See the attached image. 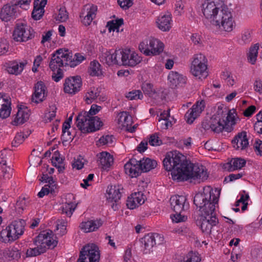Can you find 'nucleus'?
I'll use <instances>...</instances> for the list:
<instances>
[{"label":"nucleus","mask_w":262,"mask_h":262,"mask_svg":"<svg viewBox=\"0 0 262 262\" xmlns=\"http://www.w3.org/2000/svg\"><path fill=\"white\" fill-rule=\"evenodd\" d=\"M100 252L95 244H88L84 246L80 251L77 262H99Z\"/></svg>","instance_id":"obj_10"},{"label":"nucleus","mask_w":262,"mask_h":262,"mask_svg":"<svg viewBox=\"0 0 262 262\" xmlns=\"http://www.w3.org/2000/svg\"><path fill=\"white\" fill-rule=\"evenodd\" d=\"M63 161V159L60 157L59 152L57 150L55 151L52 159V162L53 165L54 166H57V164H62Z\"/></svg>","instance_id":"obj_57"},{"label":"nucleus","mask_w":262,"mask_h":262,"mask_svg":"<svg viewBox=\"0 0 262 262\" xmlns=\"http://www.w3.org/2000/svg\"><path fill=\"white\" fill-rule=\"evenodd\" d=\"M35 32L30 26L25 23H17L13 30L12 37L17 42H26L35 37Z\"/></svg>","instance_id":"obj_7"},{"label":"nucleus","mask_w":262,"mask_h":262,"mask_svg":"<svg viewBox=\"0 0 262 262\" xmlns=\"http://www.w3.org/2000/svg\"><path fill=\"white\" fill-rule=\"evenodd\" d=\"M163 164L166 170L171 171L174 180L184 181L193 179L203 181L208 177L204 166L188 162L183 155L176 150L168 152L163 160Z\"/></svg>","instance_id":"obj_1"},{"label":"nucleus","mask_w":262,"mask_h":262,"mask_svg":"<svg viewBox=\"0 0 262 262\" xmlns=\"http://www.w3.org/2000/svg\"><path fill=\"white\" fill-rule=\"evenodd\" d=\"M7 228L9 230V232L10 233V236L12 241L16 240L19 237L15 229V227H14L13 222L11 224L8 226Z\"/></svg>","instance_id":"obj_59"},{"label":"nucleus","mask_w":262,"mask_h":262,"mask_svg":"<svg viewBox=\"0 0 262 262\" xmlns=\"http://www.w3.org/2000/svg\"><path fill=\"white\" fill-rule=\"evenodd\" d=\"M100 63L95 60L91 61L90 63L89 73L92 76H99L101 74V69Z\"/></svg>","instance_id":"obj_39"},{"label":"nucleus","mask_w":262,"mask_h":262,"mask_svg":"<svg viewBox=\"0 0 262 262\" xmlns=\"http://www.w3.org/2000/svg\"><path fill=\"white\" fill-rule=\"evenodd\" d=\"M201 229L203 233L209 234L219 223L215 210L209 212L206 214H201Z\"/></svg>","instance_id":"obj_14"},{"label":"nucleus","mask_w":262,"mask_h":262,"mask_svg":"<svg viewBox=\"0 0 262 262\" xmlns=\"http://www.w3.org/2000/svg\"><path fill=\"white\" fill-rule=\"evenodd\" d=\"M168 79L172 88L182 86L185 83L186 78L177 72L171 71L168 76Z\"/></svg>","instance_id":"obj_28"},{"label":"nucleus","mask_w":262,"mask_h":262,"mask_svg":"<svg viewBox=\"0 0 262 262\" xmlns=\"http://www.w3.org/2000/svg\"><path fill=\"white\" fill-rule=\"evenodd\" d=\"M76 207V205L73 203H65L61 208L62 213L67 216L71 217Z\"/></svg>","instance_id":"obj_42"},{"label":"nucleus","mask_w":262,"mask_h":262,"mask_svg":"<svg viewBox=\"0 0 262 262\" xmlns=\"http://www.w3.org/2000/svg\"><path fill=\"white\" fill-rule=\"evenodd\" d=\"M114 52L112 50H107L102 49L101 55L100 56V61L108 66L116 64L118 63L115 58Z\"/></svg>","instance_id":"obj_30"},{"label":"nucleus","mask_w":262,"mask_h":262,"mask_svg":"<svg viewBox=\"0 0 262 262\" xmlns=\"http://www.w3.org/2000/svg\"><path fill=\"white\" fill-rule=\"evenodd\" d=\"M124 66L134 67L139 63L142 59L137 53L129 49H125L124 53Z\"/></svg>","instance_id":"obj_23"},{"label":"nucleus","mask_w":262,"mask_h":262,"mask_svg":"<svg viewBox=\"0 0 262 262\" xmlns=\"http://www.w3.org/2000/svg\"><path fill=\"white\" fill-rule=\"evenodd\" d=\"M71 59V57L68 53V50L58 49L52 54L49 67L52 71H56V69H60V67L64 66H69V61Z\"/></svg>","instance_id":"obj_9"},{"label":"nucleus","mask_w":262,"mask_h":262,"mask_svg":"<svg viewBox=\"0 0 262 262\" xmlns=\"http://www.w3.org/2000/svg\"><path fill=\"white\" fill-rule=\"evenodd\" d=\"M232 143L234 148L236 150H243L246 148L249 144L246 132H242L238 133L232 140Z\"/></svg>","instance_id":"obj_24"},{"label":"nucleus","mask_w":262,"mask_h":262,"mask_svg":"<svg viewBox=\"0 0 262 262\" xmlns=\"http://www.w3.org/2000/svg\"><path fill=\"white\" fill-rule=\"evenodd\" d=\"M141 88L144 94L149 97H152L156 93L154 85L150 82H144L142 84Z\"/></svg>","instance_id":"obj_40"},{"label":"nucleus","mask_w":262,"mask_h":262,"mask_svg":"<svg viewBox=\"0 0 262 262\" xmlns=\"http://www.w3.org/2000/svg\"><path fill=\"white\" fill-rule=\"evenodd\" d=\"M219 195V191L207 186L195 195L193 203L199 208L201 214H206L209 212L215 210V205L218 203Z\"/></svg>","instance_id":"obj_3"},{"label":"nucleus","mask_w":262,"mask_h":262,"mask_svg":"<svg viewBox=\"0 0 262 262\" xmlns=\"http://www.w3.org/2000/svg\"><path fill=\"white\" fill-rule=\"evenodd\" d=\"M69 18L68 13L65 8H61L59 10L57 19L61 22L66 21Z\"/></svg>","instance_id":"obj_54"},{"label":"nucleus","mask_w":262,"mask_h":262,"mask_svg":"<svg viewBox=\"0 0 262 262\" xmlns=\"http://www.w3.org/2000/svg\"><path fill=\"white\" fill-rule=\"evenodd\" d=\"M246 163V161L241 158H232L230 162L226 164L225 168L229 171H233L236 170L241 169Z\"/></svg>","instance_id":"obj_31"},{"label":"nucleus","mask_w":262,"mask_h":262,"mask_svg":"<svg viewBox=\"0 0 262 262\" xmlns=\"http://www.w3.org/2000/svg\"><path fill=\"white\" fill-rule=\"evenodd\" d=\"M57 72L55 71H53L52 78L53 80L56 82H58L63 77V72L61 69H56Z\"/></svg>","instance_id":"obj_60"},{"label":"nucleus","mask_w":262,"mask_h":262,"mask_svg":"<svg viewBox=\"0 0 262 262\" xmlns=\"http://www.w3.org/2000/svg\"><path fill=\"white\" fill-rule=\"evenodd\" d=\"M67 222L65 221H63V225H61L59 224H57L56 225V230L59 231L57 232L56 234L59 235L60 236H62L64 235L66 231V227H67Z\"/></svg>","instance_id":"obj_58"},{"label":"nucleus","mask_w":262,"mask_h":262,"mask_svg":"<svg viewBox=\"0 0 262 262\" xmlns=\"http://www.w3.org/2000/svg\"><path fill=\"white\" fill-rule=\"evenodd\" d=\"M202 12L205 18L211 24L222 30H232L233 21L229 9L223 6L220 0H206L202 6Z\"/></svg>","instance_id":"obj_2"},{"label":"nucleus","mask_w":262,"mask_h":262,"mask_svg":"<svg viewBox=\"0 0 262 262\" xmlns=\"http://www.w3.org/2000/svg\"><path fill=\"white\" fill-rule=\"evenodd\" d=\"M124 167L125 173L132 178H136L142 173L138 165V160L135 158L130 159Z\"/></svg>","instance_id":"obj_21"},{"label":"nucleus","mask_w":262,"mask_h":262,"mask_svg":"<svg viewBox=\"0 0 262 262\" xmlns=\"http://www.w3.org/2000/svg\"><path fill=\"white\" fill-rule=\"evenodd\" d=\"M123 24V19L122 18H120L115 20L108 21L106 27L108 28V30L110 32L115 30H116L117 32H119V27Z\"/></svg>","instance_id":"obj_41"},{"label":"nucleus","mask_w":262,"mask_h":262,"mask_svg":"<svg viewBox=\"0 0 262 262\" xmlns=\"http://www.w3.org/2000/svg\"><path fill=\"white\" fill-rule=\"evenodd\" d=\"M27 138V135L24 136L23 133H20L16 135L13 141L12 142L13 146L17 147L21 144L25 138Z\"/></svg>","instance_id":"obj_50"},{"label":"nucleus","mask_w":262,"mask_h":262,"mask_svg":"<svg viewBox=\"0 0 262 262\" xmlns=\"http://www.w3.org/2000/svg\"><path fill=\"white\" fill-rule=\"evenodd\" d=\"M133 0H118V4L123 9L126 10L133 5Z\"/></svg>","instance_id":"obj_61"},{"label":"nucleus","mask_w":262,"mask_h":262,"mask_svg":"<svg viewBox=\"0 0 262 262\" xmlns=\"http://www.w3.org/2000/svg\"><path fill=\"white\" fill-rule=\"evenodd\" d=\"M34 243L35 245L40 246L41 247H45L46 252L47 247L51 249L55 247L57 245L58 241L52 230H47L41 232L36 237L34 240Z\"/></svg>","instance_id":"obj_11"},{"label":"nucleus","mask_w":262,"mask_h":262,"mask_svg":"<svg viewBox=\"0 0 262 262\" xmlns=\"http://www.w3.org/2000/svg\"><path fill=\"white\" fill-rule=\"evenodd\" d=\"M54 191V188L51 187L50 185H46L42 188L41 190L38 192L37 195L39 198H42L45 195L48 194L50 192L52 193Z\"/></svg>","instance_id":"obj_55"},{"label":"nucleus","mask_w":262,"mask_h":262,"mask_svg":"<svg viewBox=\"0 0 262 262\" xmlns=\"http://www.w3.org/2000/svg\"><path fill=\"white\" fill-rule=\"evenodd\" d=\"M29 118V114L23 110H18L14 118V122L16 125L21 124L27 121Z\"/></svg>","instance_id":"obj_35"},{"label":"nucleus","mask_w":262,"mask_h":262,"mask_svg":"<svg viewBox=\"0 0 262 262\" xmlns=\"http://www.w3.org/2000/svg\"><path fill=\"white\" fill-rule=\"evenodd\" d=\"M121 191H123L121 185H111L107 187L106 194L107 202L114 211L119 209V201L122 193Z\"/></svg>","instance_id":"obj_12"},{"label":"nucleus","mask_w":262,"mask_h":262,"mask_svg":"<svg viewBox=\"0 0 262 262\" xmlns=\"http://www.w3.org/2000/svg\"><path fill=\"white\" fill-rule=\"evenodd\" d=\"M102 225L101 220H91L83 222L80 225V228L85 232H91L98 229Z\"/></svg>","instance_id":"obj_29"},{"label":"nucleus","mask_w":262,"mask_h":262,"mask_svg":"<svg viewBox=\"0 0 262 262\" xmlns=\"http://www.w3.org/2000/svg\"><path fill=\"white\" fill-rule=\"evenodd\" d=\"M97 162L103 170H107L113 164L114 159L110 153L103 151L97 155Z\"/></svg>","instance_id":"obj_25"},{"label":"nucleus","mask_w":262,"mask_h":262,"mask_svg":"<svg viewBox=\"0 0 262 262\" xmlns=\"http://www.w3.org/2000/svg\"><path fill=\"white\" fill-rule=\"evenodd\" d=\"M259 47V44L256 43L252 46L249 49V52L247 54V58L249 62L252 64H254L256 61Z\"/></svg>","instance_id":"obj_34"},{"label":"nucleus","mask_w":262,"mask_h":262,"mask_svg":"<svg viewBox=\"0 0 262 262\" xmlns=\"http://www.w3.org/2000/svg\"><path fill=\"white\" fill-rule=\"evenodd\" d=\"M171 209L175 214L171 215L173 222H184L187 220V216L182 213L189 208V203L184 195H175L172 196L169 200Z\"/></svg>","instance_id":"obj_4"},{"label":"nucleus","mask_w":262,"mask_h":262,"mask_svg":"<svg viewBox=\"0 0 262 262\" xmlns=\"http://www.w3.org/2000/svg\"><path fill=\"white\" fill-rule=\"evenodd\" d=\"M36 246V247L28 249L26 252L27 256H36L45 252V247H41L38 245Z\"/></svg>","instance_id":"obj_43"},{"label":"nucleus","mask_w":262,"mask_h":262,"mask_svg":"<svg viewBox=\"0 0 262 262\" xmlns=\"http://www.w3.org/2000/svg\"><path fill=\"white\" fill-rule=\"evenodd\" d=\"M227 113L222 109L217 112L211 117L206 118L202 123V126L205 130L211 129L214 133L222 132L226 125L225 118Z\"/></svg>","instance_id":"obj_5"},{"label":"nucleus","mask_w":262,"mask_h":262,"mask_svg":"<svg viewBox=\"0 0 262 262\" xmlns=\"http://www.w3.org/2000/svg\"><path fill=\"white\" fill-rule=\"evenodd\" d=\"M44 13V9L43 7L37 5L34 6V9L32 12V17L35 20L40 19Z\"/></svg>","instance_id":"obj_46"},{"label":"nucleus","mask_w":262,"mask_h":262,"mask_svg":"<svg viewBox=\"0 0 262 262\" xmlns=\"http://www.w3.org/2000/svg\"><path fill=\"white\" fill-rule=\"evenodd\" d=\"M7 255L9 257L17 260L20 257L21 253L17 247H13L9 249Z\"/></svg>","instance_id":"obj_49"},{"label":"nucleus","mask_w":262,"mask_h":262,"mask_svg":"<svg viewBox=\"0 0 262 262\" xmlns=\"http://www.w3.org/2000/svg\"><path fill=\"white\" fill-rule=\"evenodd\" d=\"M205 106V102L204 100L198 101L194 104L192 108L189 109L185 114V117L187 120V122L189 124L192 123L204 110Z\"/></svg>","instance_id":"obj_19"},{"label":"nucleus","mask_w":262,"mask_h":262,"mask_svg":"<svg viewBox=\"0 0 262 262\" xmlns=\"http://www.w3.org/2000/svg\"><path fill=\"white\" fill-rule=\"evenodd\" d=\"M157 161L149 158L138 160V165L141 168V172H147L155 168L157 166Z\"/></svg>","instance_id":"obj_32"},{"label":"nucleus","mask_w":262,"mask_h":262,"mask_svg":"<svg viewBox=\"0 0 262 262\" xmlns=\"http://www.w3.org/2000/svg\"><path fill=\"white\" fill-rule=\"evenodd\" d=\"M27 63V61L25 60L23 61H11L8 63L7 70L10 74L18 75L21 73Z\"/></svg>","instance_id":"obj_27"},{"label":"nucleus","mask_w":262,"mask_h":262,"mask_svg":"<svg viewBox=\"0 0 262 262\" xmlns=\"http://www.w3.org/2000/svg\"><path fill=\"white\" fill-rule=\"evenodd\" d=\"M81 86L82 81L80 76L67 78L64 83V91L66 93L74 95L80 90Z\"/></svg>","instance_id":"obj_16"},{"label":"nucleus","mask_w":262,"mask_h":262,"mask_svg":"<svg viewBox=\"0 0 262 262\" xmlns=\"http://www.w3.org/2000/svg\"><path fill=\"white\" fill-rule=\"evenodd\" d=\"M70 56L71 57V59L69 61V66L71 67H74L76 66L84 59V56L78 53L75 54L74 58L73 59V60L72 55H70Z\"/></svg>","instance_id":"obj_48"},{"label":"nucleus","mask_w":262,"mask_h":262,"mask_svg":"<svg viewBox=\"0 0 262 262\" xmlns=\"http://www.w3.org/2000/svg\"><path fill=\"white\" fill-rule=\"evenodd\" d=\"M252 31L251 30L247 29L244 30L241 35V43L247 44L250 43L252 39Z\"/></svg>","instance_id":"obj_45"},{"label":"nucleus","mask_w":262,"mask_h":262,"mask_svg":"<svg viewBox=\"0 0 262 262\" xmlns=\"http://www.w3.org/2000/svg\"><path fill=\"white\" fill-rule=\"evenodd\" d=\"M149 143L151 146H158L162 143V141L156 135H152L150 137Z\"/></svg>","instance_id":"obj_63"},{"label":"nucleus","mask_w":262,"mask_h":262,"mask_svg":"<svg viewBox=\"0 0 262 262\" xmlns=\"http://www.w3.org/2000/svg\"><path fill=\"white\" fill-rule=\"evenodd\" d=\"M31 0H17L16 3H14L16 5V7L19 6L20 8L27 10L31 3Z\"/></svg>","instance_id":"obj_62"},{"label":"nucleus","mask_w":262,"mask_h":262,"mask_svg":"<svg viewBox=\"0 0 262 262\" xmlns=\"http://www.w3.org/2000/svg\"><path fill=\"white\" fill-rule=\"evenodd\" d=\"M94 120L91 119L88 116L87 112L84 111L79 113L76 117V125L81 133L86 134L96 131L99 125L94 126Z\"/></svg>","instance_id":"obj_13"},{"label":"nucleus","mask_w":262,"mask_h":262,"mask_svg":"<svg viewBox=\"0 0 262 262\" xmlns=\"http://www.w3.org/2000/svg\"><path fill=\"white\" fill-rule=\"evenodd\" d=\"M157 27L162 31H168L171 28L172 17L169 13L160 14L156 19Z\"/></svg>","instance_id":"obj_22"},{"label":"nucleus","mask_w":262,"mask_h":262,"mask_svg":"<svg viewBox=\"0 0 262 262\" xmlns=\"http://www.w3.org/2000/svg\"><path fill=\"white\" fill-rule=\"evenodd\" d=\"M224 112L227 113L225 118L226 119L225 120L226 125L230 124L231 125H234L237 123V121L239 120L238 117H236V114L234 110H229L228 112L224 111Z\"/></svg>","instance_id":"obj_37"},{"label":"nucleus","mask_w":262,"mask_h":262,"mask_svg":"<svg viewBox=\"0 0 262 262\" xmlns=\"http://www.w3.org/2000/svg\"><path fill=\"white\" fill-rule=\"evenodd\" d=\"M144 203L143 193L137 192L132 193L126 201V206L130 209H134Z\"/></svg>","instance_id":"obj_26"},{"label":"nucleus","mask_w":262,"mask_h":262,"mask_svg":"<svg viewBox=\"0 0 262 262\" xmlns=\"http://www.w3.org/2000/svg\"><path fill=\"white\" fill-rule=\"evenodd\" d=\"M164 44L159 40L151 38L145 39L139 45V49L145 55H158L163 52Z\"/></svg>","instance_id":"obj_8"},{"label":"nucleus","mask_w":262,"mask_h":262,"mask_svg":"<svg viewBox=\"0 0 262 262\" xmlns=\"http://www.w3.org/2000/svg\"><path fill=\"white\" fill-rule=\"evenodd\" d=\"M11 111V102L8 99L0 108V118L4 119L8 118L10 115Z\"/></svg>","instance_id":"obj_38"},{"label":"nucleus","mask_w":262,"mask_h":262,"mask_svg":"<svg viewBox=\"0 0 262 262\" xmlns=\"http://www.w3.org/2000/svg\"><path fill=\"white\" fill-rule=\"evenodd\" d=\"M9 46L5 39H0V56L4 55L9 51Z\"/></svg>","instance_id":"obj_52"},{"label":"nucleus","mask_w":262,"mask_h":262,"mask_svg":"<svg viewBox=\"0 0 262 262\" xmlns=\"http://www.w3.org/2000/svg\"><path fill=\"white\" fill-rule=\"evenodd\" d=\"M126 97L129 100H141L143 98V95L140 90H133L127 93Z\"/></svg>","instance_id":"obj_47"},{"label":"nucleus","mask_w":262,"mask_h":262,"mask_svg":"<svg viewBox=\"0 0 262 262\" xmlns=\"http://www.w3.org/2000/svg\"><path fill=\"white\" fill-rule=\"evenodd\" d=\"M97 7L95 5H85L84 6L82 12L80 15L82 24L85 26H89L92 20L95 18Z\"/></svg>","instance_id":"obj_18"},{"label":"nucleus","mask_w":262,"mask_h":262,"mask_svg":"<svg viewBox=\"0 0 262 262\" xmlns=\"http://www.w3.org/2000/svg\"><path fill=\"white\" fill-rule=\"evenodd\" d=\"M13 223L17 234L18 237H19V236L22 235L24 232L26 222L25 220L20 219L18 221L13 222Z\"/></svg>","instance_id":"obj_44"},{"label":"nucleus","mask_w":262,"mask_h":262,"mask_svg":"<svg viewBox=\"0 0 262 262\" xmlns=\"http://www.w3.org/2000/svg\"><path fill=\"white\" fill-rule=\"evenodd\" d=\"M19 13L13 1L4 5L0 9V19L5 22L15 19Z\"/></svg>","instance_id":"obj_15"},{"label":"nucleus","mask_w":262,"mask_h":262,"mask_svg":"<svg viewBox=\"0 0 262 262\" xmlns=\"http://www.w3.org/2000/svg\"><path fill=\"white\" fill-rule=\"evenodd\" d=\"M207 63V59L204 55H195L190 67L191 74L199 79L206 78L208 75Z\"/></svg>","instance_id":"obj_6"},{"label":"nucleus","mask_w":262,"mask_h":262,"mask_svg":"<svg viewBox=\"0 0 262 262\" xmlns=\"http://www.w3.org/2000/svg\"><path fill=\"white\" fill-rule=\"evenodd\" d=\"M118 123L122 127H128L133 123L132 117L126 112H122L118 115Z\"/></svg>","instance_id":"obj_33"},{"label":"nucleus","mask_w":262,"mask_h":262,"mask_svg":"<svg viewBox=\"0 0 262 262\" xmlns=\"http://www.w3.org/2000/svg\"><path fill=\"white\" fill-rule=\"evenodd\" d=\"M114 137L112 135H105L102 136L99 140L100 145H111L113 143Z\"/></svg>","instance_id":"obj_51"},{"label":"nucleus","mask_w":262,"mask_h":262,"mask_svg":"<svg viewBox=\"0 0 262 262\" xmlns=\"http://www.w3.org/2000/svg\"><path fill=\"white\" fill-rule=\"evenodd\" d=\"M124 50L122 51H115L114 52L115 58L118 61V63H116V64L124 66Z\"/></svg>","instance_id":"obj_56"},{"label":"nucleus","mask_w":262,"mask_h":262,"mask_svg":"<svg viewBox=\"0 0 262 262\" xmlns=\"http://www.w3.org/2000/svg\"><path fill=\"white\" fill-rule=\"evenodd\" d=\"M200 258L192 253H189L178 262H200Z\"/></svg>","instance_id":"obj_53"},{"label":"nucleus","mask_w":262,"mask_h":262,"mask_svg":"<svg viewBox=\"0 0 262 262\" xmlns=\"http://www.w3.org/2000/svg\"><path fill=\"white\" fill-rule=\"evenodd\" d=\"M162 238L157 233H148L141 238L140 242L144 249L150 251L156 244H160Z\"/></svg>","instance_id":"obj_17"},{"label":"nucleus","mask_w":262,"mask_h":262,"mask_svg":"<svg viewBox=\"0 0 262 262\" xmlns=\"http://www.w3.org/2000/svg\"><path fill=\"white\" fill-rule=\"evenodd\" d=\"M100 95L98 89L93 88L88 91L85 95V101L87 104L92 103Z\"/></svg>","instance_id":"obj_36"},{"label":"nucleus","mask_w":262,"mask_h":262,"mask_svg":"<svg viewBox=\"0 0 262 262\" xmlns=\"http://www.w3.org/2000/svg\"><path fill=\"white\" fill-rule=\"evenodd\" d=\"M27 206V202L25 198H19L16 203V208L23 210Z\"/></svg>","instance_id":"obj_64"},{"label":"nucleus","mask_w":262,"mask_h":262,"mask_svg":"<svg viewBox=\"0 0 262 262\" xmlns=\"http://www.w3.org/2000/svg\"><path fill=\"white\" fill-rule=\"evenodd\" d=\"M46 86L42 81H38L34 86V92L32 96L31 101L38 103L43 101L47 96Z\"/></svg>","instance_id":"obj_20"}]
</instances>
